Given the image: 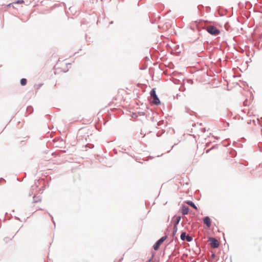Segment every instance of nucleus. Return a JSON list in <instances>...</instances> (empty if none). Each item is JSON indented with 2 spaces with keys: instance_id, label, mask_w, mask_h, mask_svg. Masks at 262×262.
I'll list each match as a JSON object with an SVG mask.
<instances>
[{
  "instance_id": "dca6fc26",
  "label": "nucleus",
  "mask_w": 262,
  "mask_h": 262,
  "mask_svg": "<svg viewBox=\"0 0 262 262\" xmlns=\"http://www.w3.org/2000/svg\"><path fill=\"white\" fill-rule=\"evenodd\" d=\"M153 258H154V255L152 254L151 257L146 262H151Z\"/></svg>"
},
{
  "instance_id": "ddd939ff",
  "label": "nucleus",
  "mask_w": 262,
  "mask_h": 262,
  "mask_svg": "<svg viewBox=\"0 0 262 262\" xmlns=\"http://www.w3.org/2000/svg\"><path fill=\"white\" fill-rule=\"evenodd\" d=\"M185 239H186L187 242H191L192 240V238L190 236L188 235L186 236Z\"/></svg>"
},
{
  "instance_id": "6e6552de",
  "label": "nucleus",
  "mask_w": 262,
  "mask_h": 262,
  "mask_svg": "<svg viewBox=\"0 0 262 262\" xmlns=\"http://www.w3.org/2000/svg\"><path fill=\"white\" fill-rule=\"evenodd\" d=\"M187 204L190 206L191 207H192V208H193L194 209H197V207L192 201H188L187 202Z\"/></svg>"
},
{
  "instance_id": "39448f33",
  "label": "nucleus",
  "mask_w": 262,
  "mask_h": 262,
  "mask_svg": "<svg viewBox=\"0 0 262 262\" xmlns=\"http://www.w3.org/2000/svg\"><path fill=\"white\" fill-rule=\"evenodd\" d=\"M204 224L206 225L207 228H210L211 226V220L209 217L205 216L203 219Z\"/></svg>"
},
{
  "instance_id": "1a4fd4ad",
  "label": "nucleus",
  "mask_w": 262,
  "mask_h": 262,
  "mask_svg": "<svg viewBox=\"0 0 262 262\" xmlns=\"http://www.w3.org/2000/svg\"><path fill=\"white\" fill-rule=\"evenodd\" d=\"M186 232H183L181 233V239L182 240V241H184L185 239H186Z\"/></svg>"
},
{
  "instance_id": "9b49d317",
  "label": "nucleus",
  "mask_w": 262,
  "mask_h": 262,
  "mask_svg": "<svg viewBox=\"0 0 262 262\" xmlns=\"http://www.w3.org/2000/svg\"><path fill=\"white\" fill-rule=\"evenodd\" d=\"M20 84L22 85H25L26 84V83H27V80L25 79V78H22L21 80H20Z\"/></svg>"
},
{
  "instance_id": "aec40b11",
  "label": "nucleus",
  "mask_w": 262,
  "mask_h": 262,
  "mask_svg": "<svg viewBox=\"0 0 262 262\" xmlns=\"http://www.w3.org/2000/svg\"><path fill=\"white\" fill-rule=\"evenodd\" d=\"M163 122V121H160L158 123V125H161V124Z\"/></svg>"
},
{
  "instance_id": "393cba45",
  "label": "nucleus",
  "mask_w": 262,
  "mask_h": 262,
  "mask_svg": "<svg viewBox=\"0 0 262 262\" xmlns=\"http://www.w3.org/2000/svg\"><path fill=\"white\" fill-rule=\"evenodd\" d=\"M261 119H262V117H261Z\"/></svg>"
},
{
  "instance_id": "0eeeda50",
  "label": "nucleus",
  "mask_w": 262,
  "mask_h": 262,
  "mask_svg": "<svg viewBox=\"0 0 262 262\" xmlns=\"http://www.w3.org/2000/svg\"><path fill=\"white\" fill-rule=\"evenodd\" d=\"M173 217H176V221L174 222V226H176L177 227V225L179 224L180 220H181V217L180 216H176L175 215Z\"/></svg>"
},
{
  "instance_id": "f03ea898",
  "label": "nucleus",
  "mask_w": 262,
  "mask_h": 262,
  "mask_svg": "<svg viewBox=\"0 0 262 262\" xmlns=\"http://www.w3.org/2000/svg\"><path fill=\"white\" fill-rule=\"evenodd\" d=\"M206 30L211 35H216L220 33V31L216 27L212 26H208L206 28Z\"/></svg>"
},
{
  "instance_id": "f8f14e48",
  "label": "nucleus",
  "mask_w": 262,
  "mask_h": 262,
  "mask_svg": "<svg viewBox=\"0 0 262 262\" xmlns=\"http://www.w3.org/2000/svg\"><path fill=\"white\" fill-rule=\"evenodd\" d=\"M33 199H34V202H39L41 200L39 198V196L38 197H36L35 196H34L33 197Z\"/></svg>"
},
{
  "instance_id": "4468645a",
  "label": "nucleus",
  "mask_w": 262,
  "mask_h": 262,
  "mask_svg": "<svg viewBox=\"0 0 262 262\" xmlns=\"http://www.w3.org/2000/svg\"><path fill=\"white\" fill-rule=\"evenodd\" d=\"M230 155H231L232 156H235V154H236L235 151L233 149H230Z\"/></svg>"
},
{
  "instance_id": "412c9836",
  "label": "nucleus",
  "mask_w": 262,
  "mask_h": 262,
  "mask_svg": "<svg viewBox=\"0 0 262 262\" xmlns=\"http://www.w3.org/2000/svg\"><path fill=\"white\" fill-rule=\"evenodd\" d=\"M212 256H215V254H214V253L213 251H212Z\"/></svg>"
},
{
  "instance_id": "a211bd4d",
  "label": "nucleus",
  "mask_w": 262,
  "mask_h": 262,
  "mask_svg": "<svg viewBox=\"0 0 262 262\" xmlns=\"http://www.w3.org/2000/svg\"><path fill=\"white\" fill-rule=\"evenodd\" d=\"M32 110V107L31 106H29L27 107V111H29L30 112H31Z\"/></svg>"
},
{
  "instance_id": "9d476101",
  "label": "nucleus",
  "mask_w": 262,
  "mask_h": 262,
  "mask_svg": "<svg viewBox=\"0 0 262 262\" xmlns=\"http://www.w3.org/2000/svg\"><path fill=\"white\" fill-rule=\"evenodd\" d=\"M178 230V228L176 226H173V231H172V236H174L177 233Z\"/></svg>"
},
{
  "instance_id": "20e7f679",
  "label": "nucleus",
  "mask_w": 262,
  "mask_h": 262,
  "mask_svg": "<svg viewBox=\"0 0 262 262\" xmlns=\"http://www.w3.org/2000/svg\"><path fill=\"white\" fill-rule=\"evenodd\" d=\"M208 241L210 242V245L212 248H217L219 246V242L215 238L209 237Z\"/></svg>"
},
{
  "instance_id": "f257e3e1",
  "label": "nucleus",
  "mask_w": 262,
  "mask_h": 262,
  "mask_svg": "<svg viewBox=\"0 0 262 262\" xmlns=\"http://www.w3.org/2000/svg\"><path fill=\"white\" fill-rule=\"evenodd\" d=\"M150 97L152 99L151 102L152 103L156 105H158L160 103V101L156 95V91L155 89H153L151 90L150 93Z\"/></svg>"
},
{
  "instance_id": "423d86ee",
  "label": "nucleus",
  "mask_w": 262,
  "mask_h": 262,
  "mask_svg": "<svg viewBox=\"0 0 262 262\" xmlns=\"http://www.w3.org/2000/svg\"><path fill=\"white\" fill-rule=\"evenodd\" d=\"M189 211V208L185 206H183L182 207L181 212L183 215H186L188 213Z\"/></svg>"
},
{
  "instance_id": "b1692460",
  "label": "nucleus",
  "mask_w": 262,
  "mask_h": 262,
  "mask_svg": "<svg viewBox=\"0 0 262 262\" xmlns=\"http://www.w3.org/2000/svg\"><path fill=\"white\" fill-rule=\"evenodd\" d=\"M110 24H113V21H111V22H110Z\"/></svg>"
},
{
  "instance_id": "5701e85b",
  "label": "nucleus",
  "mask_w": 262,
  "mask_h": 262,
  "mask_svg": "<svg viewBox=\"0 0 262 262\" xmlns=\"http://www.w3.org/2000/svg\"><path fill=\"white\" fill-rule=\"evenodd\" d=\"M229 145V143H228L227 145H225V146H227V145Z\"/></svg>"
},
{
  "instance_id": "6ab92c4d",
  "label": "nucleus",
  "mask_w": 262,
  "mask_h": 262,
  "mask_svg": "<svg viewBox=\"0 0 262 262\" xmlns=\"http://www.w3.org/2000/svg\"><path fill=\"white\" fill-rule=\"evenodd\" d=\"M225 28L227 29V30H228L227 27H229V26H228V24H225Z\"/></svg>"
},
{
  "instance_id": "4be33fe9",
  "label": "nucleus",
  "mask_w": 262,
  "mask_h": 262,
  "mask_svg": "<svg viewBox=\"0 0 262 262\" xmlns=\"http://www.w3.org/2000/svg\"><path fill=\"white\" fill-rule=\"evenodd\" d=\"M11 5V4H10L8 5V7H10V5Z\"/></svg>"
},
{
  "instance_id": "7ed1b4c3",
  "label": "nucleus",
  "mask_w": 262,
  "mask_h": 262,
  "mask_svg": "<svg viewBox=\"0 0 262 262\" xmlns=\"http://www.w3.org/2000/svg\"><path fill=\"white\" fill-rule=\"evenodd\" d=\"M167 236H164L160 238L153 246V248L155 250H158L159 248L160 245L166 240Z\"/></svg>"
},
{
  "instance_id": "2eb2a0df",
  "label": "nucleus",
  "mask_w": 262,
  "mask_h": 262,
  "mask_svg": "<svg viewBox=\"0 0 262 262\" xmlns=\"http://www.w3.org/2000/svg\"><path fill=\"white\" fill-rule=\"evenodd\" d=\"M179 254V252H173L172 254L169 256V258H170L172 256H177Z\"/></svg>"
},
{
  "instance_id": "f3484780",
  "label": "nucleus",
  "mask_w": 262,
  "mask_h": 262,
  "mask_svg": "<svg viewBox=\"0 0 262 262\" xmlns=\"http://www.w3.org/2000/svg\"><path fill=\"white\" fill-rule=\"evenodd\" d=\"M24 3V1L23 0H17L16 2V3H17V4H20V3Z\"/></svg>"
}]
</instances>
